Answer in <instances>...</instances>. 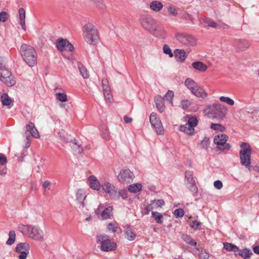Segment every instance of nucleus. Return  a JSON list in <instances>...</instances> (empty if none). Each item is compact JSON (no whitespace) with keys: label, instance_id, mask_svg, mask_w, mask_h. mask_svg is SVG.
I'll use <instances>...</instances> for the list:
<instances>
[{"label":"nucleus","instance_id":"obj_32","mask_svg":"<svg viewBox=\"0 0 259 259\" xmlns=\"http://www.w3.org/2000/svg\"><path fill=\"white\" fill-rule=\"evenodd\" d=\"M31 226H32L30 225L19 224L18 226V229L23 234L28 235L29 236Z\"/></svg>","mask_w":259,"mask_h":259},{"label":"nucleus","instance_id":"obj_10","mask_svg":"<svg viewBox=\"0 0 259 259\" xmlns=\"http://www.w3.org/2000/svg\"><path fill=\"white\" fill-rule=\"evenodd\" d=\"M150 121L157 134L162 135L164 133L163 127L157 114L152 112L150 115Z\"/></svg>","mask_w":259,"mask_h":259},{"label":"nucleus","instance_id":"obj_5","mask_svg":"<svg viewBox=\"0 0 259 259\" xmlns=\"http://www.w3.org/2000/svg\"><path fill=\"white\" fill-rule=\"evenodd\" d=\"M0 80L9 87L14 85L16 82L11 72L4 66H0Z\"/></svg>","mask_w":259,"mask_h":259},{"label":"nucleus","instance_id":"obj_49","mask_svg":"<svg viewBox=\"0 0 259 259\" xmlns=\"http://www.w3.org/2000/svg\"><path fill=\"white\" fill-rule=\"evenodd\" d=\"M56 96L57 99L61 102H66L67 100V96L64 93H57Z\"/></svg>","mask_w":259,"mask_h":259},{"label":"nucleus","instance_id":"obj_26","mask_svg":"<svg viewBox=\"0 0 259 259\" xmlns=\"http://www.w3.org/2000/svg\"><path fill=\"white\" fill-rule=\"evenodd\" d=\"M192 66L195 69L202 72H205L208 68L207 65L200 61L193 62Z\"/></svg>","mask_w":259,"mask_h":259},{"label":"nucleus","instance_id":"obj_48","mask_svg":"<svg viewBox=\"0 0 259 259\" xmlns=\"http://www.w3.org/2000/svg\"><path fill=\"white\" fill-rule=\"evenodd\" d=\"M190 226L194 230H198L200 229L201 223L197 221H193L190 224Z\"/></svg>","mask_w":259,"mask_h":259},{"label":"nucleus","instance_id":"obj_15","mask_svg":"<svg viewBox=\"0 0 259 259\" xmlns=\"http://www.w3.org/2000/svg\"><path fill=\"white\" fill-rule=\"evenodd\" d=\"M133 172L129 169H121L118 176V181L123 184L130 183L134 179Z\"/></svg>","mask_w":259,"mask_h":259},{"label":"nucleus","instance_id":"obj_57","mask_svg":"<svg viewBox=\"0 0 259 259\" xmlns=\"http://www.w3.org/2000/svg\"><path fill=\"white\" fill-rule=\"evenodd\" d=\"M168 12L170 15H171L172 16H175L178 14L177 9L174 7H169L168 8Z\"/></svg>","mask_w":259,"mask_h":259},{"label":"nucleus","instance_id":"obj_34","mask_svg":"<svg viewBox=\"0 0 259 259\" xmlns=\"http://www.w3.org/2000/svg\"><path fill=\"white\" fill-rule=\"evenodd\" d=\"M224 248L228 251H233L235 252V254L239 251V247L238 246L228 242L224 243Z\"/></svg>","mask_w":259,"mask_h":259},{"label":"nucleus","instance_id":"obj_8","mask_svg":"<svg viewBox=\"0 0 259 259\" xmlns=\"http://www.w3.org/2000/svg\"><path fill=\"white\" fill-rule=\"evenodd\" d=\"M198 121L195 117H190L185 125L180 126L179 130L188 135H193L195 133L194 127L198 124Z\"/></svg>","mask_w":259,"mask_h":259},{"label":"nucleus","instance_id":"obj_28","mask_svg":"<svg viewBox=\"0 0 259 259\" xmlns=\"http://www.w3.org/2000/svg\"><path fill=\"white\" fill-rule=\"evenodd\" d=\"M185 84L191 93L195 91V90L198 87L197 83L191 78H187L185 80Z\"/></svg>","mask_w":259,"mask_h":259},{"label":"nucleus","instance_id":"obj_44","mask_svg":"<svg viewBox=\"0 0 259 259\" xmlns=\"http://www.w3.org/2000/svg\"><path fill=\"white\" fill-rule=\"evenodd\" d=\"M72 144L73 145L72 146V148L73 150L76 151L78 153H81L83 152V148H82L81 145L78 143V142L76 140H74Z\"/></svg>","mask_w":259,"mask_h":259},{"label":"nucleus","instance_id":"obj_50","mask_svg":"<svg viewBox=\"0 0 259 259\" xmlns=\"http://www.w3.org/2000/svg\"><path fill=\"white\" fill-rule=\"evenodd\" d=\"M151 202L155 206V208L158 207H161L164 204V201L162 199L153 200Z\"/></svg>","mask_w":259,"mask_h":259},{"label":"nucleus","instance_id":"obj_40","mask_svg":"<svg viewBox=\"0 0 259 259\" xmlns=\"http://www.w3.org/2000/svg\"><path fill=\"white\" fill-rule=\"evenodd\" d=\"M152 217L154 218L155 221L158 224H162L163 222L162 214L157 211H152Z\"/></svg>","mask_w":259,"mask_h":259},{"label":"nucleus","instance_id":"obj_19","mask_svg":"<svg viewBox=\"0 0 259 259\" xmlns=\"http://www.w3.org/2000/svg\"><path fill=\"white\" fill-rule=\"evenodd\" d=\"M102 83L105 99L108 102H111L112 95L108 80L106 79H102Z\"/></svg>","mask_w":259,"mask_h":259},{"label":"nucleus","instance_id":"obj_62","mask_svg":"<svg viewBox=\"0 0 259 259\" xmlns=\"http://www.w3.org/2000/svg\"><path fill=\"white\" fill-rule=\"evenodd\" d=\"M190 104L188 100H182L181 102V106L183 109H186Z\"/></svg>","mask_w":259,"mask_h":259},{"label":"nucleus","instance_id":"obj_39","mask_svg":"<svg viewBox=\"0 0 259 259\" xmlns=\"http://www.w3.org/2000/svg\"><path fill=\"white\" fill-rule=\"evenodd\" d=\"M142 189V185L141 184H134L131 185L128 187V191L132 193H137Z\"/></svg>","mask_w":259,"mask_h":259},{"label":"nucleus","instance_id":"obj_12","mask_svg":"<svg viewBox=\"0 0 259 259\" xmlns=\"http://www.w3.org/2000/svg\"><path fill=\"white\" fill-rule=\"evenodd\" d=\"M30 245L27 242L20 243L17 244L15 251L20 254L18 257L19 259H26L29 253Z\"/></svg>","mask_w":259,"mask_h":259},{"label":"nucleus","instance_id":"obj_59","mask_svg":"<svg viewBox=\"0 0 259 259\" xmlns=\"http://www.w3.org/2000/svg\"><path fill=\"white\" fill-rule=\"evenodd\" d=\"M51 185V183L49 181H45L42 184V187L44 189H49L50 190V186Z\"/></svg>","mask_w":259,"mask_h":259},{"label":"nucleus","instance_id":"obj_24","mask_svg":"<svg viewBox=\"0 0 259 259\" xmlns=\"http://www.w3.org/2000/svg\"><path fill=\"white\" fill-rule=\"evenodd\" d=\"M236 47L241 51H244L247 49L250 44L245 39H239L235 41Z\"/></svg>","mask_w":259,"mask_h":259},{"label":"nucleus","instance_id":"obj_53","mask_svg":"<svg viewBox=\"0 0 259 259\" xmlns=\"http://www.w3.org/2000/svg\"><path fill=\"white\" fill-rule=\"evenodd\" d=\"M182 18L184 19L189 20L191 21L192 23H194V19L193 17L191 16V15L187 12H184L183 13Z\"/></svg>","mask_w":259,"mask_h":259},{"label":"nucleus","instance_id":"obj_35","mask_svg":"<svg viewBox=\"0 0 259 259\" xmlns=\"http://www.w3.org/2000/svg\"><path fill=\"white\" fill-rule=\"evenodd\" d=\"M77 68L80 72V74L84 78H88L89 74L87 68L81 63H77Z\"/></svg>","mask_w":259,"mask_h":259},{"label":"nucleus","instance_id":"obj_52","mask_svg":"<svg viewBox=\"0 0 259 259\" xmlns=\"http://www.w3.org/2000/svg\"><path fill=\"white\" fill-rule=\"evenodd\" d=\"M174 214L176 218H182L184 215V210L182 208L176 209Z\"/></svg>","mask_w":259,"mask_h":259},{"label":"nucleus","instance_id":"obj_14","mask_svg":"<svg viewBox=\"0 0 259 259\" xmlns=\"http://www.w3.org/2000/svg\"><path fill=\"white\" fill-rule=\"evenodd\" d=\"M140 22L142 27L150 33L157 24L156 21L150 16L143 17L141 19Z\"/></svg>","mask_w":259,"mask_h":259},{"label":"nucleus","instance_id":"obj_47","mask_svg":"<svg viewBox=\"0 0 259 259\" xmlns=\"http://www.w3.org/2000/svg\"><path fill=\"white\" fill-rule=\"evenodd\" d=\"M117 195L118 196V200L119 199L120 197H121L123 199H126L127 198V191L124 190H121L118 192L117 191Z\"/></svg>","mask_w":259,"mask_h":259},{"label":"nucleus","instance_id":"obj_33","mask_svg":"<svg viewBox=\"0 0 259 259\" xmlns=\"http://www.w3.org/2000/svg\"><path fill=\"white\" fill-rule=\"evenodd\" d=\"M150 7L154 11L159 12L162 9L163 5L160 2L154 1L150 3Z\"/></svg>","mask_w":259,"mask_h":259},{"label":"nucleus","instance_id":"obj_56","mask_svg":"<svg viewBox=\"0 0 259 259\" xmlns=\"http://www.w3.org/2000/svg\"><path fill=\"white\" fill-rule=\"evenodd\" d=\"M58 135L62 143H67L69 142V139L65 136L64 133H59Z\"/></svg>","mask_w":259,"mask_h":259},{"label":"nucleus","instance_id":"obj_63","mask_svg":"<svg viewBox=\"0 0 259 259\" xmlns=\"http://www.w3.org/2000/svg\"><path fill=\"white\" fill-rule=\"evenodd\" d=\"M155 208V206L153 205L152 203L151 204H147L146 206V210L147 211L146 214H148L151 210Z\"/></svg>","mask_w":259,"mask_h":259},{"label":"nucleus","instance_id":"obj_6","mask_svg":"<svg viewBox=\"0 0 259 259\" xmlns=\"http://www.w3.org/2000/svg\"><path fill=\"white\" fill-rule=\"evenodd\" d=\"M97 240L101 244V249L104 251H109L114 250L116 245L111 242L107 235H99L97 237Z\"/></svg>","mask_w":259,"mask_h":259},{"label":"nucleus","instance_id":"obj_27","mask_svg":"<svg viewBox=\"0 0 259 259\" xmlns=\"http://www.w3.org/2000/svg\"><path fill=\"white\" fill-rule=\"evenodd\" d=\"M125 234L126 238L130 241H133L136 238V234L132 231L131 226L128 225L125 227Z\"/></svg>","mask_w":259,"mask_h":259},{"label":"nucleus","instance_id":"obj_16","mask_svg":"<svg viewBox=\"0 0 259 259\" xmlns=\"http://www.w3.org/2000/svg\"><path fill=\"white\" fill-rule=\"evenodd\" d=\"M56 47L60 52L65 50L71 52L74 50L73 46L67 39L63 38L57 40Z\"/></svg>","mask_w":259,"mask_h":259},{"label":"nucleus","instance_id":"obj_21","mask_svg":"<svg viewBox=\"0 0 259 259\" xmlns=\"http://www.w3.org/2000/svg\"><path fill=\"white\" fill-rule=\"evenodd\" d=\"M89 185L93 190L99 191L101 189V185L97 178L94 176H90L88 179Z\"/></svg>","mask_w":259,"mask_h":259},{"label":"nucleus","instance_id":"obj_45","mask_svg":"<svg viewBox=\"0 0 259 259\" xmlns=\"http://www.w3.org/2000/svg\"><path fill=\"white\" fill-rule=\"evenodd\" d=\"M220 100L221 101L226 103L229 105H233L234 104L233 100L229 97L222 96L220 97Z\"/></svg>","mask_w":259,"mask_h":259},{"label":"nucleus","instance_id":"obj_22","mask_svg":"<svg viewBox=\"0 0 259 259\" xmlns=\"http://www.w3.org/2000/svg\"><path fill=\"white\" fill-rule=\"evenodd\" d=\"M26 135H28V133H29L31 136L34 138H38L39 137V134L35 127L34 124L31 122H29L26 126Z\"/></svg>","mask_w":259,"mask_h":259},{"label":"nucleus","instance_id":"obj_17","mask_svg":"<svg viewBox=\"0 0 259 259\" xmlns=\"http://www.w3.org/2000/svg\"><path fill=\"white\" fill-rule=\"evenodd\" d=\"M76 199L78 204V208L82 210H83L84 208L88 209L86 208L87 203L85 201L87 197L85 191L83 189H78L76 192Z\"/></svg>","mask_w":259,"mask_h":259},{"label":"nucleus","instance_id":"obj_61","mask_svg":"<svg viewBox=\"0 0 259 259\" xmlns=\"http://www.w3.org/2000/svg\"><path fill=\"white\" fill-rule=\"evenodd\" d=\"M7 162V160L6 157L0 153V164L3 165L5 164Z\"/></svg>","mask_w":259,"mask_h":259},{"label":"nucleus","instance_id":"obj_55","mask_svg":"<svg viewBox=\"0 0 259 259\" xmlns=\"http://www.w3.org/2000/svg\"><path fill=\"white\" fill-rule=\"evenodd\" d=\"M174 94L172 91H168L164 96V98L168 101H171L174 97Z\"/></svg>","mask_w":259,"mask_h":259},{"label":"nucleus","instance_id":"obj_9","mask_svg":"<svg viewBox=\"0 0 259 259\" xmlns=\"http://www.w3.org/2000/svg\"><path fill=\"white\" fill-rule=\"evenodd\" d=\"M228 137L226 134H221L215 136L213 139L214 144L217 145V148L220 150H229L231 146L229 143H227Z\"/></svg>","mask_w":259,"mask_h":259},{"label":"nucleus","instance_id":"obj_11","mask_svg":"<svg viewBox=\"0 0 259 259\" xmlns=\"http://www.w3.org/2000/svg\"><path fill=\"white\" fill-rule=\"evenodd\" d=\"M102 188L111 199L113 200H118L117 189L113 184L106 182L102 185Z\"/></svg>","mask_w":259,"mask_h":259},{"label":"nucleus","instance_id":"obj_29","mask_svg":"<svg viewBox=\"0 0 259 259\" xmlns=\"http://www.w3.org/2000/svg\"><path fill=\"white\" fill-rule=\"evenodd\" d=\"M19 19H20V24L22 26V28L23 30H26L25 27V10L23 8H20L19 10Z\"/></svg>","mask_w":259,"mask_h":259},{"label":"nucleus","instance_id":"obj_51","mask_svg":"<svg viewBox=\"0 0 259 259\" xmlns=\"http://www.w3.org/2000/svg\"><path fill=\"white\" fill-rule=\"evenodd\" d=\"M204 22L207 23L209 27L217 28L218 26V24L215 22L211 20L208 18L205 19Z\"/></svg>","mask_w":259,"mask_h":259},{"label":"nucleus","instance_id":"obj_2","mask_svg":"<svg viewBox=\"0 0 259 259\" xmlns=\"http://www.w3.org/2000/svg\"><path fill=\"white\" fill-rule=\"evenodd\" d=\"M82 35L84 40L88 44L95 45L98 43L99 32L97 27L92 23H89L84 25Z\"/></svg>","mask_w":259,"mask_h":259},{"label":"nucleus","instance_id":"obj_18","mask_svg":"<svg viewBox=\"0 0 259 259\" xmlns=\"http://www.w3.org/2000/svg\"><path fill=\"white\" fill-rule=\"evenodd\" d=\"M28 237L34 240L41 241L44 238V233L39 228L32 226Z\"/></svg>","mask_w":259,"mask_h":259},{"label":"nucleus","instance_id":"obj_38","mask_svg":"<svg viewBox=\"0 0 259 259\" xmlns=\"http://www.w3.org/2000/svg\"><path fill=\"white\" fill-rule=\"evenodd\" d=\"M210 142L209 139L207 137H204V139L199 144L201 149L207 150L209 147Z\"/></svg>","mask_w":259,"mask_h":259},{"label":"nucleus","instance_id":"obj_20","mask_svg":"<svg viewBox=\"0 0 259 259\" xmlns=\"http://www.w3.org/2000/svg\"><path fill=\"white\" fill-rule=\"evenodd\" d=\"M153 36L158 37L159 38H164L166 37V32L163 27L159 25L158 24H156L153 31L150 33Z\"/></svg>","mask_w":259,"mask_h":259},{"label":"nucleus","instance_id":"obj_13","mask_svg":"<svg viewBox=\"0 0 259 259\" xmlns=\"http://www.w3.org/2000/svg\"><path fill=\"white\" fill-rule=\"evenodd\" d=\"M186 185L189 190L194 193H197L198 189L194 180L193 172L190 170L185 172Z\"/></svg>","mask_w":259,"mask_h":259},{"label":"nucleus","instance_id":"obj_60","mask_svg":"<svg viewBox=\"0 0 259 259\" xmlns=\"http://www.w3.org/2000/svg\"><path fill=\"white\" fill-rule=\"evenodd\" d=\"M213 184L214 186L218 189H221L223 187V183L220 180L215 181Z\"/></svg>","mask_w":259,"mask_h":259},{"label":"nucleus","instance_id":"obj_58","mask_svg":"<svg viewBox=\"0 0 259 259\" xmlns=\"http://www.w3.org/2000/svg\"><path fill=\"white\" fill-rule=\"evenodd\" d=\"M108 229L113 233L115 232L116 231L117 227L115 226L114 224L113 223H110L108 225Z\"/></svg>","mask_w":259,"mask_h":259},{"label":"nucleus","instance_id":"obj_30","mask_svg":"<svg viewBox=\"0 0 259 259\" xmlns=\"http://www.w3.org/2000/svg\"><path fill=\"white\" fill-rule=\"evenodd\" d=\"M192 93L196 97L201 98H205L207 97V93L201 87H198Z\"/></svg>","mask_w":259,"mask_h":259},{"label":"nucleus","instance_id":"obj_1","mask_svg":"<svg viewBox=\"0 0 259 259\" xmlns=\"http://www.w3.org/2000/svg\"><path fill=\"white\" fill-rule=\"evenodd\" d=\"M20 54L24 61L30 67L37 63V53L34 48L28 44H23L21 46Z\"/></svg>","mask_w":259,"mask_h":259},{"label":"nucleus","instance_id":"obj_3","mask_svg":"<svg viewBox=\"0 0 259 259\" xmlns=\"http://www.w3.org/2000/svg\"><path fill=\"white\" fill-rule=\"evenodd\" d=\"M206 114H210L213 119L223 120L227 112V108L220 104H213L208 105L204 110Z\"/></svg>","mask_w":259,"mask_h":259},{"label":"nucleus","instance_id":"obj_42","mask_svg":"<svg viewBox=\"0 0 259 259\" xmlns=\"http://www.w3.org/2000/svg\"><path fill=\"white\" fill-rule=\"evenodd\" d=\"M9 238L7 241V244L12 245L16 240V234L14 231H10L9 233Z\"/></svg>","mask_w":259,"mask_h":259},{"label":"nucleus","instance_id":"obj_4","mask_svg":"<svg viewBox=\"0 0 259 259\" xmlns=\"http://www.w3.org/2000/svg\"><path fill=\"white\" fill-rule=\"evenodd\" d=\"M241 150L239 152L240 163L251 171V152L250 145L247 143H242L240 145Z\"/></svg>","mask_w":259,"mask_h":259},{"label":"nucleus","instance_id":"obj_43","mask_svg":"<svg viewBox=\"0 0 259 259\" xmlns=\"http://www.w3.org/2000/svg\"><path fill=\"white\" fill-rule=\"evenodd\" d=\"M210 128L214 130L223 132L225 131L226 128L223 125L219 123H212L210 125Z\"/></svg>","mask_w":259,"mask_h":259},{"label":"nucleus","instance_id":"obj_25","mask_svg":"<svg viewBox=\"0 0 259 259\" xmlns=\"http://www.w3.org/2000/svg\"><path fill=\"white\" fill-rule=\"evenodd\" d=\"M252 254V252L251 250L248 248H244L243 249H239V251L235 253L236 255H238L245 259L249 258Z\"/></svg>","mask_w":259,"mask_h":259},{"label":"nucleus","instance_id":"obj_54","mask_svg":"<svg viewBox=\"0 0 259 259\" xmlns=\"http://www.w3.org/2000/svg\"><path fill=\"white\" fill-rule=\"evenodd\" d=\"M8 14L6 12H2L0 13V21L6 22L8 19Z\"/></svg>","mask_w":259,"mask_h":259},{"label":"nucleus","instance_id":"obj_36","mask_svg":"<svg viewBox=\"0 0 259 259\" xmlns=\"http://www.w3.org/2000/svg\"><path fill=\"white\" fill-rule=\"evenodd\" d=\"M182 239L187 244L193 246H196L197 243L189 235L185 234L182 236Z\"/></svg>","mask_w":259,"mask_h":259},{"label":"nucleus","instance_id":"obj_7","mask_svg":"<svg viewBox=\"0 0 259 259\" xmlns=\"http://www.w3.org/2000/svg\"><path fill=\"white\" fill-rule=\"evenodd\" d=\"M175 37L180 43L186 46L193 47L196 45V39L193 35L184 33H177Z\"/></svg>","mask_w":259,"mask_h":259},{"label":"nucleus","instance_id":"obj_64","mask_svg":"<svg viewBox=\"0 0 259 259\" xmlns=\"http://www.w3.org/2000/svg\"><path fill=\"white\" fill-rule=\"evenodd\" d=\"M123 119H124V122L126 123H131L132 121V120H133L132 118L129 117L127 116H124L123 117Z\"/></svg>","mask_w":259,"mask_h":259},{"label":"nucleus","instance_id":"obj_37","mask_svg":"<svg viewBox=\"0 0 259 259\" xmlns=\"http://www.w3.org/2000/svg\"><path fill=\"white\" fill-rule=\"evenodd\" d=\"M1 102L4 106H9L12 103V100L7 94H3L1 97Z\"/></svg>","mask_w":259,"mask_h":259},{"label":"nucleus","instance_id":"obj_41","mask_svg":"<svg viewBox=\"0 0 259 259\" xmlns=\"http://www.w3.org/2000/svg\"><path fill=\"white\" fill-rule=\"evenodd\" d=\"M113 210V207L112 206H108L106 207L102 212L101 217L103 219H108L110 215L111 212Z\"/></svg>","mask_w":259,"mask_h":259},{"label":"nucleus","instance_id":"obj_23","mask_svg":"<svg viewBox=\"0 0 259 259\" xmlns=\"http://www.w3.org/2000/svg\"><path fill=\"white\" fill-rule=\"evenodd\" d=\"M175 56L177 61L183 62L186 58L187 55L184 50L176 49L174 51Z\"/></svg>","mask_w":259,"mask_h":259},{"label":"nucleus","instance_id":"obj_31","mask_svg":"<svg viewBox=\"0 0 259 259\" xmlns=\"http://www.w3.org/2000/svg\"><path fill=\"white\" fill-rule=\"evenodd\" d=\"M164 98L160 97H155V103L156 107L160 112H162L164 110Z\"/></svg>","mask_w":259,"mask_h":259},{"label":"nucleus","instance_id":"obj_46","mask_svg":"<svg viewBox=\"0 0 259 259\" xmlns=\"http://www.w3.org/2000/svg\"><path fill=\"white\" fill-rule=\"evenodd\" d=\"M163 51L164 54L168 55L169 57L170 58L174 56L170 48L166 44L163 45Z\"/></svg>","mask_w":259,"mask_h":259}]
</instances>
